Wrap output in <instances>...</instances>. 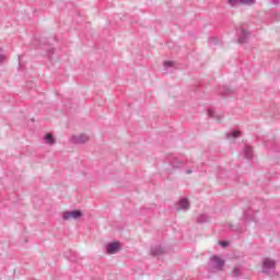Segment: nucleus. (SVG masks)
<instances>
[{
    "label": "nucleus",
    "instance_id": "obj_1",
    "mask_svg": "<svg viewBox=\"0 0 280 280\" xmlns=\"http://www.w3.org/2000/svg\"><path fill=\"white\" fill-rule=\"evenodd\" d=\"M79 218H82V212L80 210L63 213V220H78Z\"/></svg>",
    "mask_w": 280,
    "mask_h": 280
},
{
    "label": "nucleus",
    "instance_id": "obj_2",
    "mask_svg": "<svg viewBox=\"0 0 280 280\" xmlns=\"http://www.w3.org/2000/svg\"><path fill=\"white\" fill-rule=\"evenodd\" d=\"M121 250V247L119 246V242L109 243L107 245V253L109 255H115L116 253H119Z\"/></svg>",
    "mask_w": 280,
    "mask_h": 280
},
{
    "label": "nucleus",
    "instance_id": "obj_3",
    "mask_svg": "<svg viewBox=\"0 0 280 280\" xmlns=\"http://www.w3.org/2000/svg\"><path fill=\"white\" fill-rule=\"evenodd\" d=\"M210 260L212 261V264H214L217 270H222V268H224V259L218 256H212Z\"/></svg>",
    "mask_w": 280,
    "mask_h": 280
},
{
    "label": "nucleus",
    "instance_id": "obj_4",
    "mask_svg": "<svg viewBox=\"0 0 280 280\" xmlns=\"http://www.w3.org/2000/svg\"><path fill=\"white\" fill-rule=\"evenodd\" d=\"M230 5H253V3H255V0H229Z\"/></svg>",
    "mask_w": 280,
    "mask_h": 280
},
{
    "label": "nucleus",
    "instance_id": "obj_5",
    "mask_svg": "<svg viewBox=\"0 0 280 280\" xmlns=\"http://www.w3.org/2000/svg\"><path fill=\"white\" fill-rule=\"evenodd\" d=\"M74 143H86L89 141V136L81 133L79 136L73 137Z\"/></svg>",
    "mask_w": 280,
    "mask_h": 280
},
{
    "label": "nucleus",
    "instance_id": "obj_6",
    "mask_svg": "<svg viewBox=\"0 0 280 280\" xmlns=\"http://www.w3.org/2000/svg\"><path fill=\"white\" fill-rule=\"evenodd\" d=\"M264 268L269 269V268H275V260L267 258L262 262Z\"/></svg>",
    "mask_w": 280,
    "mask_h": 280
},
{
    "label": "nucleus",
    "instance_id": "obj_7",
    "mask_svg": "<svg viewBox=\"0 0 280 280\" xmlns=\"http://www.w3.org/2000/svg\"><path fill=\"white\" fill-rule=\"evenodd\" d=\"M179 207L180 209H189V201H187V199H182L179 201Z\"/></svg>",
    "mask_w": 280,
    "mask_h": 280
},
{
    "label": "nucleus",
    "instance_id": "obj_8",
    "mask_svg": "<svg viewBox=\"0 0 280 280\" xmlns=\"http://www.w3.org/2000/svg\"><path fill=\"white\" fill-rule=\"evenodd\" d=\"M46 141L51 145L54 144V136L51 133L46 135Z\"/></svg>",
    "mask_w": 280,
    "mask_h": 280
},
{
    "label": "nucleus",
    "instance_id": "obj_9",
    "mask_svg": "<svg viewBox=\"0 0 280 280\" xmlns=\"http://www.w3.org/2000/svg\"><path fill=\"white\" fill-rule=\"evenodd\" d=\"M232 277H240V269L238 268H234L231 272Z\"/></svg>",
    "mask_w": 280,
    "mask_h": 280
},
{
    "label": "nucleus",
    "instance_id": "obj_10",
    "mask_svg": "<svg viewBox=\"0 0 280 280\" xmlns=\"http://www.w3.org/2000/svg\"><path fill=\"white\" fill-rule=\"evenodd\" d=\"M173 65H174V62H172V61H165L164 62V67H166V69L172 67Z\"/></svg>",
    "mask_w": 280,
    "mask_h": 280
},
{
    "label": "nucleus",
    "instance_id": "obj_11",
    "mask_svg": "<svg viewBox=\"0 0 280 280\" xmlns=\"http://www.w3.org/2000/svg\"><path fill=\"white\" fill-rule=\"evenodd\" d=\"M232 137H233L234 139H236V137H240V131H234V132H232Z\"/></svg>",
    "mask_w": 280,
    "mask_h": 280
},
{
    "label": "nucleus",
    "instance_id": "obj_12",
    "mask_svg": "<svg viewBox=\"0 0 280 280\" xmlns=\"http://www.w3.org/2000/svg\"><path fill=\"white\" fill-rule=\"evenodd\" d=\"M220 244H221V246H225L226 245V243H224V242H221Z\"/></svg>",
    "mask_w": 280,
    "mask_h": 280
}]
</instances>
